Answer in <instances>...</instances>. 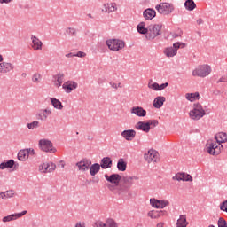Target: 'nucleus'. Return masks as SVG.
<instances>
[{"instance_id": "nucleus-5", "label": "nucleus", "mask_w": 227, "mask_h": 227, "mask_svg": "<svg viewBox=\"0 0 227 227\" xmlns=\"http://www.w3.org/2000/svg\"><path fill=\"white\" fill-rule=\"evenodd\" d=\"M212 72V67H210L209 65L204 64V65H200L197 68H195L192 73V75H193V77H207L208 75H210V73Z\"/></svg>"}, {"instance_id": "nucleus-30", "label": "nucleus", "mask_w": 227, "mask_h": 227, "mask_svg": "<svg viewBox=\"0 0 227 227\" xmlns=\"http://www.w3.org/2000/svg\"><path fill=\"white\" fill-rule=\"evenodd\" d=\"M215 139H216L218 145H221V143H226L227 134L225 132H220L215 136Z\"/></svg>"}, {"instance_id": "nucleus-38", "label": "nucleus", "mask_w": 227, "mask_h": 227, "mask_svg": "<svg viewBox=\"0 0 227 227\" xmlns=\"http://www.w3.org/2000/svg\"><path fill=\"white\" fill-rule=\"evenodd\" d=\"M117 168L119 171H126L127 170V162L123 160L122 158L119 159L117 162Z\"/></svg>"}, {"instance_id": "nucleus-4", "label": "nucleus", "mask_w": 227, "mask_h": 227, "mask_svg": "<svg viewBox=\"0 0 227 227\" xmlns=\"http://www.w3.org/2000/svg\"><path fill=\"white\" fill-rule=\"evenodd\" d=\"M162 35V24L149 25V33L145 35L146 40H155Z\"/></svg>"}, {"instance_id": "nucleus-60", "label": "nucleus", "mask_w": 227, "mask_h": 227, "mask_svg": "<svg viewBox=\"0 0 227 227\" xmlns=\"http://www.w3.org/2000/svg\"><path fill=\"white\" fill-rule=\"evenodd\" d=\"M74 227H86L84 223H77Z\"/></svg>"}, {"instance_id": "nucleus-45", "label": "nucleus", "mask_w": 227, "mask_h": 227, "mask_svg": "<svg viewBox=\"0 0 227 227\" xmlns=\"http://www.w3.org/2000/svg\"><path fill=\"white\" fill-rule=\"evenodd\" d=\"M218 227H227V223L226 220H224V218L220 217L218 219Z\"/></svg>"}, {"instance_id": "nucleus-39", "label": "nucleus", "mask_w": 227, "mask_h": 227, "mask_svg": "<svg viewBox=\"0 0 227 227\" xmlns=\"http://www.w3.org/2000/svg\"><path fill=\"white\" fill-rule=\"evenodd\" d=\"M13 194H15V192L12 190H9L6 192H0V198H2V200H6L8 198H13Z\"/></svg>"}, {"instance_id": "nucleus-1", "label": "nucleus", "mask_w": 227, "mask_h": 227, "mask_svg": "<svg viewBox=\"0 0 227 227\" xmlns=\"http://www.w3.org/2000/svg\"><path fill=\"white\" fill-rule=\"evenodd\" d=\"M139 180L137 176H123L121 179L120 185L117 186V194L121 196L124 192H129L130 187L134 185V181Z\"/></svg>"}, {"instance_id": "nucleus-23", "label": "nucleus", "mask_w": 227, "mask_h": 227, "mask_svg": "<svg viewBox=\"0 0 227 227\" xmlns=\"http://www.w3.org/2000/svg\"><path fill=\"white\" fill-rule=\"evenodd\" d=\"M155 15H157V12L152 8L145 9L143 12V17L145 20H152V19H155Z\"/></svg>"}, {"instance_id": "nucleus-26", "label": "nucleus", "mask_w": 227, "mask_h": 227, "mask_svg": "<svg viewBox=\"0 0 227 227\" xmlns=\"http://www.w3.org/2000/svg\"><path fill=\"white\" fill-rule=\"evenodd\" d=\"M99 166L102 169H109L113 166V160L109 157H104Z\"/></svg>"}, {"instance_id": "nucleus-33", "label": "nucleus", "mask_w": 227, "mask_h": 227, "mask_svg": "<svg viewBox=\"0 0 227 227\" xmlns=\"http://www.w3.org/2000/svg\"><path fill=\"white\" fill-rule=\"evenodd\" d=\"M185 98H186V100H189L190 102H194V100H200V98H201V97H200V92L186 93Z\"/></svg>"}, {"instance_id": "nucleus-42", "label": "nucleus", "mask_w": 227, "mask_h": 227, "mask_svg": "<svg viewBox=\"0 0 227 227\" xmlns=\"http://www.w3.org/2000/svg\"><path fill=\"white\" fill-rule=\"evenodd\" d=\"M40 79H42V75H40V74H35L32 76V82L38 84V82H40Z\"/></svg>"}, {"instance_id": "nucleus-27", "label": "nucleus", "mask_w": 227, "mask_h": 227, "mask_svg": "<svg viewBox=\"0 0 227 227\" xmlns=\"http://www.w3.org/2000/svg\"><path fill=\"white\" fill-rule=\"evenodd\" d=\"M146 27V23L145 22H140L137 26V31H138V33L140 35H145V36L146 37V35H148L149 33V27Z\"/></svg>"}, {"instance_id": "nucleus-55", "label": "nucleus", "mask_w": 227, "mask_h": 227, "mask_svg": "<svg viewBox=\"0 0 227 227\" xmlns=\"http://www.w3.org/2000/svg\"><path fill=\"white\" fill-rule=\"evenodd\" d=\"M165 212L164 211H156V219H159V217H162L164 215Z\"/></svg>"}, {"instance_id": "nucleus-25", "label": "nucleus", "mask_w": 227, "mask_h": 227, "mask_svg": "<svg viewBox=\"0 0 227 227\" xmlns=\"http://www.w3.org/2000/svg\"><path fill=\"white\" fill-rule=\"evenodd\" d=\"M165 102H166V98L165 97L158 96L153 100V107H155V109H160V107H162V106H164Z\"/></svg>"}, {"instance_id": "nucleus-2", "label": "nucleus", "mask_w": 227, "mask_h": 227, "mask_svg": "<svg viewBox=\"0 0 227 227\" xmlns=\"http://www.w3.org/2000/svg\"><path fill=\"white\" fill-rule=\"evenodd\" d=\"M121 176L119 174H112V175H105V179L106 182H109L112 184H106V187H108L109 191L114 192V194L118 193V186L120 185L121 182Z\"/></svg>"}, {"instance_id": "nucleus-49", "label": "nucleus", "mask_w": 227, "mask_h": 227, "mask_svg": "<svg viewBox=\"0 0 227 227\" xmlns=\"http://www.w3.org/2000/svg\"><path fill=\"white\" fill-rule=\"evenodd\" d=\"M147 215L151 217V219H157V211H149Z\"/></svg>"}, {"instance_id": "nucleus-37", "label": "nucleus", "mask_w": 227, "mask_h": 227, "mask_svg": "<svg viewBox=\"0 0 227 227\" xmlns=\"http://www.w3.org/2000/svg\"><path fill=\"white\" fill-rule=\"evenodd\" d=\"M184 7L188 10V12H192L196 8V3L194 0H186L184 3Z\"/></svg>"}, {"instance_id": "nucleus-61", "label": "nucleus", "mask_w": 227, "mask_h": 227, "mask_svg": "<svg viewBox=\"0 0 227 227\" xmlns=\"http://www.w3.org/2000/svg\"><path fill=\"white\" fill-rule=\"evenodd\" d=\"M157 227H164V223L160 222L157 224Z\"/></svg>"}, {"instance_id": "nucleus-31", "label": "nucleus", "mask_w": 227, "mask_h": 227, "mask_svg": "<svg viewBox=\"0 0 227 227\" xmlns=\"http://www.w3.org/2000/svg\"><path fill=\"white\" fill-rule=\"evenodd\" d=\"M63 81H65V74L63 73H59L55 76V86L57 88H60V86L63 84Z\"/></svg>"}, {"instance_id": "nucleus-62", "label": "nucleus", "mask_w": 227, "mask_h": 227, "mask_svg": "<svg viewBox=\"0 0 227 227\" xmlns=\"http://www.w3.org/2000/svg\"><path fill=\"white\" fill-rule=\"evenodd\" d=\"M21 77L26 78V77H27V74L26 73H23V74H21Z\"/></svg>"}, {"instance_id": "nucleus-46", "label": "nucleus", "mask_w": 227, "mask_h": 227, "mask_svg": "<svg viewBox=\"0 0 227 227\" xmlns=\"http://www.w3.org/2000/svg\"><path fill=\"white\" fill-rule=\"evenodd\" d=\"M148 88H150L151 90H154V91H159V83H149Z\"/></svg>"}, {"instance_id": "nucleus-11", "label": "nucleus", "mask_w": 227, "mask_h": 227, "mask_svg": "<svg viewBox=\"0 0 227 227\" xmlns=\"http://www.w3.org/2000/svg\"><path fill=\"white\" fill-rule=\"evenodd\" d=\"M151 207L153 208H166L169 201L164 200L150 199Z\"/></svg>"}, {"instance_id": "nucleus-34", "label": "nucleus", "mask_w": 227, "mask_h": 227, "mask_svg": "<svg viewBox=\"0 0 227 227\" xmlns=\"http://www.w3.org/2000/svg\"><path fill=\"white\" fill-rule=\"evenodd\" d=\"M90 173L91 176H95L98 171H100V164L98 163H94L90 167H89Z\"/></svg>"}, {"instance_id": "nucleus-54", "label": "nucleus", "mask_w": 227, "mask_h": 227, "mask_svg": "<svg viewBox=\"0 0 227 227\" xmlns=\"http://www.w3.org/2000/svg\"><path fill=\"white\" fill-rule=\"evenodd\" d=\"M26 152H27V155L29 157V155H35V149H31V148H28V149H25Z\"/></svg>"}, {"instance_id": "nucleus-63", "label": "nucleus", "mask_w": 227, "mask_h": 227, "mask_svg": "<svg viewBox=\"0 0 227 227\" xmlns=\"http://www.w3.org/2000/svg\"><path fill=\"white\" fill-rule=\"evenodd\" d=\"M178 36H180V35H178V34H176L173 35L174 38H178Z\"/></svg>"}, {"instance_id": "nucleus-51", "label": "nucleus", "mask_w": 227, "mask_h": 227, "mask_svg": "<svg viewBox=\"0 0 227 227\" xmlns=\"http://www.w3.org/2000/svg\"><path fill=\"white\" fill-rule=\"evenodd\" d=\"M168 88V82L162 83L161 85H159L158 91H162V90H166Z\"/></svg>"}, {"instance_id": "nucleus-57", "label": "nucleus", "mask_w": 227, "mask_h": 227, "mask_svg": "<svg viewBox=\"0 0 227 227\" xmlns=\"http://www.w3.org/2000/svg\"><path fill=\"white\" fill-rule=\"evenodd\" d=\"M197 24H198L199 26H201V24H203V19L199 18V19L197 20Z\"/></svg>"}, {"instance_id": "nucleus-13", "label": "nucleus", "mask_w": 227, "mask_h": 227, "mask_svg": "<svg viewBox=\"0 0 227 227\" xmlns=\"http://www.w3.org/2000/svg\"><path fill=\"white\" fill-rule=\"evenodd\" d=\"M15 69V66L10 62H0V74H8Z\"/></svg>"}, {"instance_id": "nucleus-28", "label": "nucleus", "mask_w": 227, "mask_h": 227, "mask_svg": "<svg viewBox=\"0 0 227 227\" xmlns=\"http://www.w3.org/2000/svg\"><path fill=\"white\" fill-rule=\"evenodd\" d=\"M49 114H52V110L51 109H43L41 110L38 114V120L45 121L49 118Z\"/></svg>"}, {"instance_id": "nucleus-24", "label": "nucleus", "mask_w": 227, "mask_h": 227, "mask_svg": "<svg viewBox=\"0 0 227 227\" xmlns=\"http://www.w3.org/2000/svg\"><path fill=\"white\" fill-rule=\"evenodd\" d=\"M135 128L137 130H142L143 132H150V123L145 122V121H138L136 125Z\"/></svg>"}, {"instance_id": "nucleus-22", "label": "nucleus", "mask_w": 227, "mask_h": 227, "mask_svg": "<svg viewBox=\"0 0 227 227\" xmlns=\"http://www.w3.org/2000/svg\"><path fill=\"white\" fill-rule=\"evenodd\" d=\"M190 118H192V120H201V118H203V116H205V114H207L206 112H200V111H197V110H191L190 113Z\"/></svg>"}, {"instance_id": "nucleus-29", "label": "nucleus", "mask_w": 227, "mask_h": 227, "mask_svg": "<svg viewBox=\"0 0 227 227\" xmlns=\"http://www.w3.org/2000/svg\"><path fill=\"white\" fill-rule=\"evenodd\" d=\"M189 222H187V216L185 215H181L176 222V227H187Z\"/></svg>"}, {"instance_id": "nucleus-3", "label": "nucleus", "mask_w": 227, "mask_h": 227, "mask_svg": "<svg viewBox=\"0 0 227 227\" xmlns=\"http://www.w3.org/2000/svg\"><path fill=\"white\" fill-rule=\"evenodd\" d=\"M187 44L185 43H175L173 47H167L164 49L163 53L167 58H175L178 54V49H184Z\"/></svg>"}, {"instance_id": "nucleus-43", "label": "nucleus", "mask_w": 227, "mask_h": 227, "mask_svg": "<svg viewBox=\"0 0 227 227\" xmlns=\"http://www.w3.org/2000/svg\"><path fill=\"white\" fill-rule=\"evenodd\" d=\"M183 182H192V176L189 174L183 173Z\"/></svg>"}, {"instance_id": "nucleus-8", "label": "nucleus", "mask_w": 227, "mask_h": 227, "mask_svg": "<svg viewBox=\"0 0 227 227\" xmlns=\"http://www.w3.org/2000/svg\"><path fill=\"white\" fill-rule=\"evenodd\" d=\"M39 147L42 152H45L46 153H56L57 150L54 147L52 142L49 139L43 138L39 140Z\"/></svg>"}, {"instance_id": "nucleus-16", "label": "nucleus", "mask_w": 227, "mask_h": 227, "mask_svg": "<svg viewBox=\"0 0 227 227\" xmlns=\"http://www.w3.org/2000/svg\"><path fill=\"white\" fill-rule=\"evenodd\" d=\"M77 82L74 81H68L62 85V88L65 90L66 93H72L74 90H77Z\"/></svg>"}, {"instance_id": "nucleus-18", "label": "nucleus", "mask_w": 227, "mask_h": 227, "mask_svg": "<svg viewBox=\"0 0 227 227\" xmlns=\"http://www.w3.org/2000/svg\"><path fill=\"white\" fill-rule=\"evenodd\" d=\"M131 114H136L139 118H145L146 116V110L141 106H133L130 110Z\"/></svg>"}, {"instance_id": "nucleus-19", "label": "nucleus", "mask_w": 227, "mask_h": 227, "mask_svg": "<svg viewBox=\"0 0 227 227\" xmlns=\"http://www.w3.org/2000/svg\"><path fill=\"white\" fill-rule=\"evenodd\" d=\"M94 227H118V225L116 224V222H114V220L110 219L107 220L106 223L102 221H97L94 223Z\"/></svg>"}, {"instance_id": "nucleus-48", "label": "nucleus", "mask_w": 227, "mask_h": 227, "mask_svg": "<svg viewBox=\"0 0 227 227\" xmlns=\"http://www.w3.org/2000/svg\"><path fill=\"white\" fill-rule=\"evenodd\" d=\"M147 123H149V127H157V125H159V121L157 120H150L147 121Z\"/></svg>"}, {"instance_id": "nucleus-59", "label": "nucleus", "mask_w": 227, "mask_h": 227, "mask_svg": "<svg viewBox=\"0 0 227 227\" xmlns=\"http://www.w3.org/2000/svg\"><path fill=\"white\" fill-rule=\"evenodd\" d=\"M110 85L112 86V88H114V90H118V84L110 82Z\"/></svg>"}, {"instance_id": "nucleus-14", "label": "nucleus", "mask_w": 227, "mask_h": 227, "mask_svg": "<svg viewBox=\"0 0 227 227\" xmlns=\"http://www.w3.org/2000/svg\"><path fill=\"white\" fill-rule=\"evenodd\" d=\"M39 171H43V173H52V171H56V164L51 163H43L39 166Z\"/></svg>"}, {"instance_id": "nucleus-32", "label": "nucleus", "mask_w": 227, "mask_h": 227, "mask_svg": "<svg viewBox=\"0 0 227 227\" xmlns=\"http://www.w3.org/2000/svg\"><path fill=\"white\" fill-rule=\"evenodd\" d=\"M29 159V156L27 155V151L26 149L20 150L18 153V160L21 162H26Z\"/></svg>"}, {"instance_id": "nucleus-15", "label": "nucleus", "mask_w": 227, "mask_h": 227, "mask_svg": "<svg viewBox=\"0 0 227 227\" xmlns=\"http://www.w3.org/2000/svg\"><path fill=\"white\" fill-rule=\"evenodd\" d=\"M76 166L79 171H88V169H90V166H91V160L88 159H83L81 161L77 162Z\"/></svg>"}, {"instance_id": "nucleus-47", "label": "nucleus", "mask_w": 227, "mask_h": 227, "mask_svg": "<svg viewBox=\"0 0 227 227\" xmlns=\"http://www.w3.org/2000/svg\"><path fill=\"white\" fill-rule=\"evenodd\" d=\"M66 33L67 35H69V36H75V28L74 27H68L67 30H66Z\"/></svg>"}, {"instance_id": "nucleus-36", "label": "nucleus", "mask_w": 227, "mask_h": 227, "mask_svg": "<svg viewBox=\"0 0 227 227\" xmlns=\"http://www.w3.org/2000/svg\"><path fill=\"white\" fill-rule=\"evenodd\" d=\"M50 100L55 109H63V104L61 103V101H59V99H56V98H50Z\"/></svg>"}, {"instance_id": "nucleus-21", "label": "nucleus", "mask_w": 227, "mask_h": 227, "mask_svg": "<svg viewBox=\"0 0 227 227\" xmlns=\"http://www.w3.org/2000/svg\"><path fill=\"white\" fill-rule=\"evenodd\" d=\"M31 40H32V49H34V51H42L43 43H42L40 39L35 35L31 36Z\"/></svg>"}, {"instance_id": "nucleus-52", "label": "nucleus", "mask_w": 227, "mask_h": 227, "mask_svg": "<svg viewBox=\"0 0 227 227\" xmlns=\"http://www.w3.org/2000/svg\"><path fill=\"white\" fill-rule=\"evenodd\" d=\"M74 56L77 58H86V54L83 51H78Z\"/></svg>"}, {"instance_id": "nucleus-7", "label": "nucleus", "mask_w": 227, "mask_h": 227, "mask_svg": "<svg viewBox=\"0 0 227 227\" xmlns=\"http://www.w3.org/2000/svg\"><path fill=\"white\" fill-rule=\"evenodd\" d=\"M155 9L161 15H171V12H175V5H173V4L163 2L156 5Z\"/></svg>"}, {"instance_id": "nucleus-40", "label": "nucleus", "mask_w": 227, "mask_h": 227, "mask_svg": "<svg viewBox=\"0 0 227 227\" xmlns=\"http://www.w3.org/2000/svg\"><path fill=\"white\" fill-rule=\"evenodd\" d=\"M27 127L29 130H35V129L40 127V122L38 121H34L33 122L27 123Z\"/></svg>"}, {"instance_id": "nucleus-17", "label": "nucleus", "mask_w": 227, "mask_h": 227, "mask_svg": "<svg viewBox=\"0 0 227 227\" xmlns=\"http://www.w3.org/2000/svg\"><path fill=\"white\" fill-rule=\"evenodd\" d=\"M121 137L126 141H132L136 137V130L134 129H125L121 133Z\"/></svg>"}, {"instance_id": "nucleus-64", "label": "nucleus", "mask_w": 227, "mask_h": 227, "mask_svg": "<svg viewBox=\"0 0 227 227\" xmlns=\"http://www.w3.org/2000/svg\"><path fill=\"white\" fill-rule=\"evenodd\" d=\"M3 61V55L0 54V63Z\"/></svg>"}, {"instance_id": "nucleus-41", "label": "nucleus", "mask_w": 227, "mask_h": 227, "mask_svg": "<svg viewBox=\"0 0 227 227\" xmlns=\"http://www.w3.org/2000/svg\"><path fill=\"white\" fill-rule=\"evenodd\" d=\"M193 110H195V111H200V112H202V113H206V112H205V109H203V106H201V104H200V103H195V104L193 105Z\"/></svg>"}, {"instance_id": "nucleus-9", "label": "nucleus", "mask_w": 227, "mask_h": 227, "mask_svg": "<svg viewBox=\"0 0 227 227\" xmlns=\"http://www.w3.org/2000/svg\"><path fill=\"white\" fill-rule=\"evenodd\" d=\"M206 146L209 155H219V153H221V145H219L217 141L209 140L207 141Z\"/></svg>"}, {"instance_id": "nucleus-35", "label": "nucleus", "mask_w": 227, "mask_h": 227, "mask_svg": "<svg viewBox=\"0 0 227 227\" xmlns=\"http://www.w3.org/2000/svg\"><path fill=\"white\" fill-rule=\"evenodd\" d=\"M13 166H15V160H9L7 162L0 163V169H6V168L12 169Z\"/></svg>"}, {"instance_id": "nucleus-50", "label": "nucleus", "mask_w": 227, "mask_h": 227, "mask_svg": "<svg viewBox=\"0 0 227 227\" xmlns=\"http://www.w3.org/2000/svg\"><path fill=\"white\" fill-rule=\"evenodd\" d=\"M220 210H223V212H226L227 213V200L223 201L220 205Z\"/></svg>"}, {"instance_id": "nucleus-12", "label": "nucleus", "mask_w": 227, "mask_h": 227, "mask_svg": "<svg viewBox=\"0 0 227 227\" xmlns=\"http://www.w3.org/2000/svg\"><path fill=\"white\" fill-rule=\"evenodd\" d=\"M26 214H27V211H22L21 213H15V214H12L9 215L7 216H4L2 221L3 223H10V221H15L17 219H20V217L26 215Z\"/></svg>"}, {"instance_id": "nucleus-20", "label": "nucleus", "mask_w": 227, "mask_h": 227, "mask_svg": "<svg viewBox=\"0 0 227 227\" xmlns=\"http://www.w3.org/2000/svg\"><path fill=\"white\" fill-rule=\"evenodd\" d=\"M104 13H112V12H116L118 7H116V3L105 4L101 9Z\"/></svg>"}, {"instance_id": "nucleus-53", "label": "nucleus", "mask_w": 227, "mask_h": 227, "mask_svg": "<svg viewBox=\"0 0 227 227\" xmlns=\"http://www.w3.org/2000/svg\"><path fill=\"white\" fill-rule=\"evenodd\" d=\"M219 82H227V74L222 76V77L217 81V83H219Z\"/></svg>"}, {"instance_id": "nucleus-6", "label": "nucleus", "mask_w": 227, "mask_h": 227, "mask_svg": "<svg viewBox=\"0 0 227 227\" xmlns=\"http://www.w3.org/2000/svg\"><path fill=\"white\" fill-rule=\"evenodd\" d=\"M106 45L110 51H121L125 49V41L120 39H108L106 41Z\"/></svg>"}, {"instance_id": "nucleus-58", "label": "nucleus", "mask_w": 227, "mask_h": 227, "mask_svg": "<svg viewBox=\"0 0 227 227\" xmlns=\"http://www.w3.org/2000/svg\"><path fill=\"white\" fill-rule=\"evenodd\" d=\"M66 58H75V54H74V53H67V54H66Z\"/></svg>"}, {"instance_id": "nucleus-44", "label": "nucleus", "mask_w": 227, "mask_h": 227, "mask_svg": "<svg viewBox=\"0 0 227 227\" xmlns=\"http://www.w3.org/2000/svg\"><path fill=\"white\" fill-rule=\"evenodd\" d=\"M173 180H177V182H180L181 180L184 182V173H177L174 177H172Z\"/></svg>"}, {"instance_id": "nucleus-10", "label": "nucleus", "mask_w": 227, "mask_h": 227, "mask_svg": "<svg viewBox=\"0 0 227 227\" xmlns=\"http://www.w3.org/2000/svg\"><path fill=\"white\" fill-rule=\"evenodd\" d=\"M145 160L148 164L150 162H159V153L153 149H150L145 154Z\"/></svg>"}, {"instance_id": "nucleus-56", "label": "nucleus", "mask_w": 227, "mask_h": 227, "mask_svg": "<svg viewBox=\"0 0 227 227\" xmlns=\"http://www.w3.org/2000/svg\"><path fill=\"white\" fill-rule=\"evenodd\" d=\"M13 2V0H0V4H9V3Z\"/></svg>"}]
</instances>
